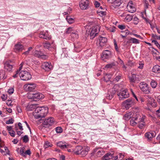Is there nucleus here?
Wrapping results in <instances>:
<instances>
[{"mask_svg":"<svg viewBox=\"0 0 160 160\" xmlns=\"http://www.w3.org/2000/svg\"><path fill=\"white\" fill-rule=\"evenodd\" d=\"M48 109L47 107H38L35 108V111L37 113L35 115L37 119L43 118L45 117L48 113Z\"/></svg>","mask_w":160,"mask_h":160,"instance_id":"obj_1","label":"nucleus"},{"mask_svg":"<svg viewBox=\"0 0 160 160\" xmlns=\"http://www.w3.org/2000/svg\"><path fill=\"white\" fill-rule=\"evenodd\" d=\"M99 30V27L96 26L90 28L88 30H87L86 32L87 33L90 35L91 39H92L98 34Z\"/></svg>","mask_w":160,"mask_h":160,"instance_id":"obj_2","label":"nucleus"},{"mask_svg":"<svg viewBox=\"0 0 160 160\" xmlns=\"http://www.w3.org/2000/svg\"><path fill=\"white\" fill-rule=\"evenodd\" d=\"M112 155V154L111 153H108L103 157V160H107L112 158H114L115 160H122L125 156L124 154H122V153L118 154L117 156L115 157L113 156Z\"/></svg>","mask_w":160,"mask_h":160,"instance_id":"obj_3","label":"nucleus"},{"mask_svg":"<svg viewBox=\"0 0 160 160\" xmlns=\"http://www.w3.org/2000/svg\"><path fill=\"white\" fill-rule=\"evenodd\" d=\"M19 74L21 79L23 81H28L31 79L30 73L26 71H21Z\"/></svg>","mask_w":160,"mask_h":160,"instance_id":"obj_4","label":"nucleus"},{"mask_svg":"<svg viewBox=\"0 0 160 160\" xmlns=\"http://www.w3.org/2000/svg\"><path fill=\"white\" fill-rule=\"evenodd\" d=\"M118 95L120 100L128 98L129 97V93L127 89L121 90L118 91Z\"/></svg>","mask_w":160,"mask_h":160,"instance_id":"obj_5","label":"nucleus"},{"mask_svg":"<svg viewBox=\"0 0 160 160\" xmlns=\"http://www.w3.org/2000/svg\"><path fill=\"white\" fill-rule=\"evenodd\" d=\"M54 119L51 117L46 119L42 123L43 126L45 128L49 127L52 126L54 123Z\"/></svg>","mask_w":160,"mask_h":160,"instance_id":"obj_6","label":"nucleus"},{"mask_svg":"<svg viewBox=\"0 0 160 160\" xmlns=\"http://www.w3.org/2000/svg\"><path fill=\"white\" fill-rule=\"evenodd\" d=\"M130 121V124L132 126L137 125L138 122V120L140 119L141 116L138 113H135Z\"/></svg>","mask_w":160,"mask_h":160,"instance_id":"obj_7","label":"nucleus"},{"mask_svg":"<svg viewBox=\"0 0 160 160\" xmlns=\"http://www.w3.org/2000/svg\"><path fill=\"white\" fill-rule=\"evenodd\" d=\"M32 96L29 98L31 99L34 101H37L42 99L44 98V95L40 92H38L35 93H33L32 94Z\"/></svg>","mask_w":160,"mask_h":160,"instance_id":"obj_8","label":"nucleus"},{"mask_svg":"<svg viewBox=\"0 0 160 160\" xmlns=\"http://www.w3.org/2000/svg\"><path fill=\"white\" fill-rule=\"evenodd\" d=\"M135 104L133 99L129 98L125 101L123 103V106L127 109H128L130 107L133 106Z\"/></svg>","mask_w":160,"mask_h":160,"instance_id":"obj_9","label":"nucleus"},{"mask_svg":"<svg viewBox=\"0 0 160 160\" xmlns=\"http://www.w3.org/2000/svg\"><path fill=\"white\" fill-rule=\"evenodd\" d=\"M36 87V85L35 83L29 82L24 85L23 88L26 91H31L35 89Z\"/></svg>","mask_w":160,"mask_h":160,"instance_id":"obj_10","label":"nucleus"},{"mask_svg":"<svg viewBox=\"0 0 160 160\" xmlns=\"http://www.w3.org/2000/svg\"><path fill=\"white\" fill-rule=\"evenodd\" d=\"M89 3L88 0H81L79 3L80 7L82 10H86L89 8Z\"/></svg>","mask_w":160,"mask_h":160,"instance_id":"obj_11","label":"nucleus"},{"mask_svg":"<svg viewBox=\"0 0 160 160\" xmlns=\"http://www.w3.org/2000/svg\"><path fill=\"white\" fill-rule=\"evenodd\" d=\"M42 68L45 71H49L53 68V67L51 63L48 62H45L42 63Z\"/></svg>","mask_w":160,"mask_h":160,"instance_id":"obj_12","label":"nucleus"},{"mask_svg":"<svg viewBox=\"0 0 160 160\" xmlns=\"http://www.w3.org/2000/svg\"><path fill=\"white\" fill-rule=\"evenodd\" d=\"M117 90L113 88L109 89L106 96V98L109 100H111L116 93Z\"/></svg>","mask_w":160,"mask_h":160,"instance_id":"obj_13","label":"nucleus"},{"mask_svg":"<svg viewBox=\"0 0 160 160\" xmlns=\"http://www.w3.org/2000/svg\"><path fill=\"white\" fill-rule=\"evenodd\" d=\"M140 88L142 91L146 94H148L150 93L149 87L147 83H144V82H142L140 83Z\"/></svg>","mask_w":160,"mask_h":160,"instance_id":"obj_14","label":"nucleus"},{"mask_svg":"<svg viewBox=\"0 0 160 160\" xmlns=\"http://www.w3.org/2000/svg\"><path fill=\"white\" fill-rule=\"evenodd\" d=\"M33 54L35 56L43 59H46L48 58L47 55L40 51H35L33 52Z\"/></svg>","mask_w":160,"mask_h":160,"instance_id":"obj_15","label":"nucleus"},{"mask_svg":"<svg viewBox=\"0 0 160 160\" xmlns=\"http://www.w3.org/2000/svg\"><path fill=\"white\" fill-rule=\"evenodd\" d=\"M112 57V54L110 51L108 50L104 51L101 56L102 59H109Z\"/></svg>","mask_w":160,"mask_h":160,"instance_id":"obj_16","label":"nucleus"},{"mask_svg":"<svg viewBox=\"0 0 160 160\" xmlns=\"http://www.w3.org/2000/svg\"><path fill=\"white\" fill-rule=\"evenodd\" d=\"M39 37L40 38L45 39H49L51 38V36L48 35V32H41L39 34Z\"/></svg>","mask_w":160,"mask_h":160,"instance_id":"obj_17","label":"nucleus"},{"mask_svg":"<svg viewBox=\"0 0 160 160\" xmlns=\"http://www.w3.org/2000/svg\"><path fill=\"white\" fill-rule=\"evenodd\" d=\"M107 42V39L106 38L100 37L99 38V44L100 46L102 47L104 46Z\"/></svg>","mask_w":160,"mask_h":160,"instance_id":"obj_18","label":"nucleus"},{"mask_svg":"<svg viewBox=\"0 0 160 160\" xmlns=\"http://www.w3.org/2000/svg\"><path fill=\"white\" fill-rule=\"evenodd\" d=\"M43 46L45 48H47L50 50H52L55 48V46L53 43L50 44L49 42H46L44 44Z\"/></svg>","mask_w":160,"mask_h":160,"instance_id":"obj_19","label":"nucleus"},{"mask_svg":"<svg viewBox=\"0 0 160 160\" xmlns=\"http://www.w3.org/2000/svg\"><path fill=\"white\" fill-rule=\"evenodd\" d=\"M13 66L8 62H6L4 64V68L5 71L8 72H11L12 70Z\"/></svg>","mask_w":160,"mask_h":160,"instance_id":"obj_20","label":"nucleus"},{"mask_svg":"<svg viewBox=\"0 0 160 160\" xmlns=\"http://www.w3.org/2000/svg\"><path fill=\"white\" fill-rule=\"evenodd\" d=\"M121 16L124 19L125 22H129L131 21L133 18V16L130 14H123L121 15Z\"/></svg>","mask_w":160,"mask_h":160,"instance_id":"obj_21","label":"nucleus"},{"mask_svg":"<svg viewBox=\"0 0 160 160\" xmlns=\"http://www.w3.org/2000/svg\"><path fill=\"white\" fill-rule=\"evenodd\" d=\"M144 119L145 118L144 117H142V118L140 117V119H139V122H138V127L140 129L144 127L145 123L144 122Z\"/></svg>","mask_w":160,"mask_h":160,"instance_id":"obj_22","label":"nucleus"},{"mask_svg":"<svg viewBox=\"0 0 160 160\" xmlns=\"http://www.w3.org/2000/svg\"><path fill=\"white\" fill-rule=\"evenodd\" d=\"M23 46L22 45L18 43L15 45L14 50L15 52H19L22 51L23 49Z\"/></svg>","mask_w":160,"mask_h":160,"instance_id":"obj_23","label":"nucleus"},{"mask_svg":"<svg viewBox=\"0 0 160 160\" xmlns=\"http://www.w3.org/2000/svg\"><path fill=\"white\" fill-rule=\"evenodd\" d=\"M156 133L155 132H148L145 134V137L148 139H150L155 136Z\"/></svg>","mask_w":160,"mask_h":160,"instance_id":"obj_24","label":"nucleus"},{"mask_svg":"<svg viewBox=\"0 0 160 160\" xmlns=\"http://www.w3.org/2000/svg\"><path fill=\"white\" fill-rule=\"evenodd\" d=\"M57 145L61 149L67 148L68 146V144H66L65 142L64 143L62 142H60L57 143Z\"/></svg>","mask_w":160,"mask_h":160,"instance_id":"obj_25","label":"nucleus"},{"mask_svg":"<svg viewBox=\"0 0 160 160\" xmlns=\"http://www.w3.org/2000/svg\"><path fill=\"white\" fill-rule=\"evenodd\" d=\"M135 115V113L133 112H128L124 115V118L125 120H128L130 118H132L134 115Z\"/></svg>","mask_w":160,"mask_h":160,"instance_id":"obj_26","label":"nucleus"},{"mask_svg":"<svg viewBox=\"0 0 160 160\" xmlns=\"http://www.w3.org/2000/svg\"><path fill=\"white\" fill-rule=\"evenodd\" d=\"M18 153L20 154L23 157H26V155H30L31 154V151H17Z\"/></svg>","mask_w":160,"mask_h":160,"instance_id":"obj_27","label":"nucleus"},{"mask_svg":"<svg viewBox=\"0 0 160 160\" xmlns=\"http://www.w3.org/2000/svg\"><path fill=\"white\" fill-rule=\"evenodd\" d=\"M128 43L136 44H139L140 42L139 41L138 39L135 38H131L129 39Z\"/></svg>","mask_w":160,"mask_h":160,"instance_id":"obj_28","label":"nucleus"},{"mask_svg":"<svg viewBox=\"0 0 160 160\" xmlns=\"http://www.w3.org/2000/svg\"><path fill=\"white\" fill-rule=\"evenodd\" d=\"M73 153L75 154H79L80 153H78V152H80V155L82 156H84L87 155L88 153V151H73Z\"/></svg>","mask_w":160,"mask_h":160,"instance_id":"obj_29","label":"nucleus"},{"mask_svg":"<svg viewBox=\"0 0 160 160\" xmlns=\"http://www.w3.org/2000/svg\"><path fill=\"white\" fill-rule=\"evenodd\" d=\"M152 71L156 73H160V66L158 65L154 66L152 69Z\"/></svg>","mask_w":160,"mask_h":160,"instance_id":"obj_30","label":"nucleus"},{"mask_svg":"<svg viewBox=\"0 0 160 160\" xmlns=\"http://www.w3.org/2000/svg\"><path fill=\"white\" fill-rule=\"evenodd\" d=\"M129 79L131 83H135L137 80L136 75L132 74L131 76L129 77Z\"/></svg>","mask_w":160,"mask_h":160,"instance_id":"obj_31","label":"nucleus"},{"mask_svg":"<svg viewBox=\"0 0 160 160\" xmlns=\"http://www.w3.org/2000/svg\"><path fill=\"white\" fill-rule=\"evenodd\" d=\"M127 8L129 11L131 13H133L136 11L135 8L131 4L128 3L127 5Z\"/></svg>","mask_w":160,"mask_h":160,"instance_id":"obj_32","label":"nucleus"},{"mask_svg":"<svg viewBox=\"0 0 160 160\" xmlns=\"http://www.w3.org/2000/svg\"><path fill=\"white\" fill-rule=\"evenodd\" d=\"M116 63L115 62H112L106 65L105 68H111L115 66Z\"/></svg>","mask_w":160,"mask_h":160,"instance_id":"obj_33","label":"nucleus"},{"mask_svg":"<svg viewBox=\"0 0 160 160\" xmlns=\"http://www.w3.org/2000/svg\"><path fill=\"white\" fill-rule=\"evenodd\" d=\"M157 82L154 80H152L150 82V85L153 88H155L157 85Z\"/></svg>","mask_w":160,"mask_h":160,"instance_id":"obj_34","label":"nucleus"},{"mask_svg":"<svg viewBox=\"0 0 160 160\" xmlns=\"http://www.w3.org/2000/svg\"><path fill=\"white\" fill-rule=\"evenodd\" d=\"M52 146V145L51 143L47 141L46 142L44 145V147L45 149H46L49 147H51Z\"/></svg>","mask_w":160,"mask_h":160,"instance_id":"obj_35","label":"nucleus"},{"mask_svg":"<svg viewBox=\"0 0 160 160\" xmlns=\"http://www.w3.org/2000/svg\"><path fill=\"white\" fill-rule=\"evenodd\" d=\"M75 31L73 30L72 28L71 27L67 28L66 31V32L67 34L71 33V35H72V33H73Z\"/></svg>","mask_w":160,"mask_h":160,"instance_id":"obj_36","label":"nucleus"},{"mask_svg":"<svg viewBox=\"0 0 160 160\" xmlns=\"http://www.w3.org/2000/svg\"><path fill=\"white\" fill-rule=\"evenodd\" d=\"M67 21L69 24H71L73 23L74 21V19L72 18H71L70 17H67L66 18Z\"/></svg>","mask_w":160,"mask_h":160,"instance_id":"obj_37","label":"nucleus"},{"mask_svg":"<svg viewBox=\"0 0 160 160\" xmlns=\"http://www.w3.org/2000/svg\"><path fill=\"white\" fill-rule=\"evenodd\" d=\"M35 105L34 104L30 105L28 106L27 107V109L28 111H32L33 109L35 108Z\"/></svg>","mask_w":160,"mask_h":160,"instance_id":"obj_38","label":"nucleus"},{"mask_svg":"<svg viewBox=\"0 0 160 160\" xmlns=\"http://www.w3.org/2000/svg\"><path fill=\"white\" fill-rule=\"evenodd\" d=\"M72 37H73L75 38H78V32L75 31L73 33H72L71 35Z\"/></svg>","mask_w":160,"mask_h":160,"instance_id":"obj_39","label":"nucleus"},{"mask_svg":"<svg viewBox=\"0 0 160 160\" xmlns=\"http://www.w3.org/2000/svg\"><path fill=\"white\" fill-rule=\"evenodd\" d=\"M23 141L25 142H27L29 141V138L28 135H25L23 137Z\"/></svg>","mask_w":160,"mask_h":160,"instance_id":"obj_40","label":"nucleus"},{"mask_svg":"<svg viewBox=\"0 0 160 160\" xmlns=\"http://www.w3.org/2000/svg\"><path fill=\"white\" fill-rule=\"evenodd\" d=\"M152 42L154 43L157 47L160 49V45L158 43V42L155 40H153L152 41Z\"/></svg>","mask_w":160,"mask_h":160,"instance_id":"obj_41","label":"nucleus"},{"mask_svg":"<svg viewBox=\"0 0 160 160\" xmlns=\"http://www.w3.org/2000/svg\"><path fill=\"white\" fill-rule=\"evenodd\" d=\"M56 131L57 133H59L62 132V130L61 128L57 127L56 128Z\"/></svg>","mask_w":160,"mask_h":160,"instance_id":"obj_42","label":"nucleus"},{"mask_svg":"<svg viewBox=\"0 0 160 160\" xmlns=\"http://www.w3.org/2000/svg\"><path fill=\"white\" fill-rule=\"evenodd\" d=\"M14 122V120L12 118H10L8 120L6 121V123L7 124H12Z\"/></svg>","mask_w":160,"mask_h":160,"instance_id":"obj_43","label":"nucleus"},{"mask_svg":"<svg viewBox=\"0 0 160 160\" xmlns=\"http://www.w3.org/2000/svg\"><path fill=\"white\" fill-rule=\"evenodd\" d=\"M0 152L3 155H6L7 154H10L9 151H8L7 152H6V151H0Z\"/></svg>","mask_w":160,"mask_h":160,"instance_id":"obj_44","label":"nucleus"},{"mask_svg":"<svg viewBox=\"0 0 160 160\" xmlns=\"http://www.w3.org/2000/svg\"><path fill=\"white\" fill-rule=\"evenodd\" d=\"M112 77V75L110 74H106L104 75V79H106L107 78L108 79H110Z\"/></svg>","mask_w":160,"mask_h":160,"instance_id":"obj_45","label":"nucleus"},{"mask_svg":"<svg viewBox=\"0 0 160 160\" xmlns=\"http://www.w3.org/2000/svg\"><path fill=\"white\" fill-rule=\"evenodd\" d=\"M121 74H119L115 78V80L117 81V82H118L119 80L121 78Z\"/></svg>","mask_w":160,"mask_h":160,"instance_id":"obj_46","label":"nucleus"},{"mask_svg":"<svg viewBox=\"0 0 160 160\" xmlns=\"http://www.w3.org/2000/svg\"><path fill=\"white\" fill-rule=\"evenodd\" d=\"M133 21H134V23L137 25L138 23V19L137 17H134L133 19Z\"/></svg>","mask_w":160,"mask_h":160,"instance_id":"obj_47","label":"nucleus"},{"mask_svg":"<svg viewBox=\"0 0 160 160\" xmlns=\"http://www.w3.org/2000/svg\"><path fill=\"white\" fill-rule=\"evenodd\" d=\"M114 44L116 50L117 51H118V47L117 42L115 39L114 40Z\"/></svg>","mask_w":160,"mask_h":160,"instance_id":"obj_48","label":"nucleus"},{"mask_svg":"<svg viewBox=\"0 0 160 160\" xmlns=\"http://www.w3.org/2000/svg\"><path fill=\"white\" fill-rule=\"evenodd\" d=\"M118 27L121 30H123L125 28V26L123 25H118Z\"/></svg>","mask_w":160,"mask_h":160,"instance_id":"obj_49","label":"nucleus"},{"mask_svg":"<svg viewBox=\"0 0 160 160\" xmlns=\"http://www.w3.org/2000/svg\"><path fill=\"white\" fill-rule=\"evenodd\" d=\"M94 5L96 8H98L100 5V3L97 1H95Z\"/></svg>","mask_w":160,"mask_h":160,"instance_id":"obj_50","label":"nucleus"},{"mask_svg":"<svg viewBox=\"0 0 160 160\" xmlns=\"http://www.w3.org/2000/svg\"><path fill=\"white\" fill-rule=\"evenodd\" d=\"M12 102V101L11 100H10V101H9L8 100L6 102V104L8 106H12V105L11 104Z\"/></svg>","mask_w":160,"mask_h":160,"instance_id":"obj_51","label":"nucleus"},{"mask_svg":"<svg viewBox=\"0 0 160 160\" xmlns=\"http://www.w3.org/2000/svg\"><path fill=\"white\" fill-rule=\"evenodd\" d=\"M1 98L3 101H5L7 98V95L3 94L1 97Z\"/></svg>","mask_w":160,"mask_h":160,"instance_id":"obj_52","label":"nucleus"},{"mask_svg":"<svg viewBox=\"0 0 160 160\" xmlns=\"http://www.w3.org/2000/svg\"><path fill=\"white\" fill-rule=\"evenodd\" d=\"M72 10V9L71 8H69L68 11L67 12H64L63 13V14L64 15H66L67 14H68L70 13L71 11Z\"/></svg>","mask_w":160,"mask_h":160,"instance_id":"obj_53","label":"nucleus"},{"mask_svg":"<svg viewBox=\"0 0 160 160\" xmlns=\"http://www.w3.org/2000/svg\"><path fill=\"white\" fill-rule=\"evenodd\" d=\"M14 92V89L12 88H10L8 89V92L10 94H12Z\"/></svg>","mask_w":160,"mask_h":160,"instance_id":"obj_54","label":"nucleus"},{"mask_svg":"<svg viewBox=\"0 0 160 160\" xmlns=\"http://www.w3.org/2000/svg\"><path fill=\"white\" fill-rule=\"evenodd\" d=\"M9 133L10 135L12 137H15V132L13 130L11 132H9Z\"/></svg>","mask_w":160,"mask_h":160,"instance_id":"obj_55","label":"nucleus"},{"mask_svg":"<svg viewBox=\"0 0 160 160\" xmlns=\"http://www.w3.org/2000/svg\"><path fill=\"white\" fill-rule=\"evenodd\" d=\"M132 35H133L134 36L136 37L137 38H140V39H143L139 35H138L137 34H135V33H132Z\"/></svg>","mask_w":160,"mask_h":160,"instance_id":"obj_56","label":"nucleus"},{"mask_svg":"<svg viewBox=\"0 0 160 160\" xmlns=\"http://www.w3.org/2000/svg\"><path fill=\"white\" fill-rule=\"evenodd\" d=\"M109 30L110 32H114L115 31V27L110 28Z\"/></svg>","mask_w":160,"mask_h":160,"instance_id":"obj_57","label":"nucleus"},{"mask_svg":"<svg viewBox=\"0 0 160 160\" xmlns=\"http://www.w3.org/2000/svg\"><path fill=\"white\" fill-rule=\"evenodd\" d=\"M7 130L9 132H11L13 130H12V128L11 126H7Z\"/></svg>","mask_w":160,"mask_h":160,"instance_id":"obj_58","label":"nucleus"},{"mask_svg":"<svg viewBox=\"0 0 160 160\" xmlns=\"http://www.w3.org/2000/svg\"><path fill=\"white\" fill-rule=\"evenodd\" d=\"M18 126L19 127V128L22 131L23 130V128H22V124L21 122H19L18 124Z\"/></svg>","mask_w":160,"mask_h":160,"instance_id":"obj_59","label":"nucleus"},{"mask_svg":"<svg viewBox=\"0 0 160 160\" xmlns=\"http://www.w3.org/2000/svg\"><path fill=\"white\" fill-rule=\"evenodd\" d=\"M98 13L102 16L105 15L106 14V12L105 11H100L98 12Z\"/></svg>","mask_w":160,"mask_h":160,"instance_id":"obj_60","label":"nucleus"},{"mask_svg":"<svg viewBox=\"0 0 160 160\" xmlns=\"http://www.w3.org/2000/svg\"><path fill=\"white\" fill-rule=\"evenodd\" d=\"M144 63H140L139 64V66L138 67V68L140 69H142L144 66Z\"/></svg>","mask_w":160,"mask_h":160,"instance_id":"obj_61","label":"nucleus"},{"mask_svg":"<svg viewBox=\"0 0 160 160\" xmlns=\"http://www.w3.org/2000/svg\"><path fill=\"white\" fill-rule=\"evenodd\" d=\"M151 105H152V107H153L155 108L157 106V104L155 102H151Z\"/></svg>","mask_w":160,"mask_h":160,"instance_id":"obj_62","label":"nucleus"},{"mask_svg":"<svg viewBox=\"0 0 160 160\" xmlns=\"http://www.w3.org/2000/svg\"><path fill=\"white\" fill-rule=\"evenodd\" d=\"M17 110L18 112L21 113L22 112V110L20 107L19 106H17Z\"/></svg>","mask_w":160,"mask_h":160,"instance_id":"obj_63","label":"nucleus"},{"mask_svg":"<svg viewBox=\"0 0 160 160\" xmlns=\"http://www.w3.org/2000/svg\"><path fill=\"white\" fill-rule=\"evenodd\" d=\"M60 160H65V157L63 155H61L60 157Z\"/></svg>","mask_w":160,"mask_h":160,"instance_id":"obj_64","label":"nucleus"}]
</instances>
